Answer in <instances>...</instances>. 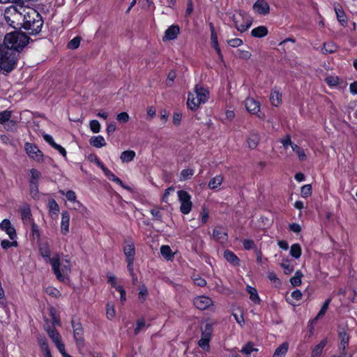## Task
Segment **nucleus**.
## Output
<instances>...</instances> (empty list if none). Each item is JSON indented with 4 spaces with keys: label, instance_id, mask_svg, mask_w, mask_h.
<instances>
[{
    "label": "nucleus",
    "instance_id": "nucleus-1",
    "mask_svg": "<svg viewBox=\"0 0 357 357\" xmlns=\"http://www.w3.org/2000/svg\"><path fill=\"white\" fill-rule=\"evenodd\" d=\"M39 253L45 263H49L59 281H64L68 279L71 272V265L70 260L66 257L61 259L59 253H54L51 257L50 245L47 242L40 243L38 245Z\"/></svg>",
    "mask_w": 357,
    "mask_h": 357
},
{
    "label": "nucleus",
    "instance_id": "nucleus-2",
    "mask_svg": "<svg viewBox=\"0 0 357 357\" xmlns=\"http://www.w3.org/2000/svg\"><path fill=\"white\" fill-rule=\"evenodd\" d=\"M22 11L21 27L29 35L39 33L43 25V20L40 14L36 10L30 7H26Z\"/></svg>",
    "mask_w": 357,
    "mask_h": 357
},
{
    "label": "nucleus",
    "instance_id": "nucleus-3",
    "mask_svg": "<svg viewBox=\"0 0 357 357\" xmlns=\"http://www.w3.org/2000/svg\"><path fill=\"white\" fill-rule=\"evenodd\" d=\"M29 38L22 32L14 31L7 33L5 36L3 45L0 49L9 50L14 57L15 66L16 65L17 58L15 51H19L24 48L29 43Z\"/></svg>",
    "mask_w": 357,
    "mask_h": 357
},
{
    "label": "nucleus",
    "instance_id": "nucleus-4",
    "mask_svg": "<svg viewBox=\"0 0 357 357\" xmlns=\"http://www.w3.org/2000/svg\"><path fill=\"white\" fill-rule=\"evenodd\" d=\"M26 6L22 5H11L4 10L3 17L6 23L14 29L21 27V20L22 17V11Z\"/></svg>",
    "mask_w": 357,
    "mask_h": 357
},
{
    "label": "nucleus",
    "instance_id": "nucleus-5",
    "mask_svg": "<svg viewBox=\"0 0 357 357\" xmlns=\"http://www.w3.org/2000/svg\"><path fill=\"white\" fill-rule=\"evenodd\" d=\"M14 68L15 61L12 52L9 50L0 49V70L9 73Z\"/></svg>",
    "mask_w": 357,
    "mask_h": 357
},
{
    "label": "nucleus",
    "instance_id": "nucleus-6",
    "mask_svg": "<svg viewBox=\"0 0 357 357\" xmlns=\"http://www.w3.org/2000/svg\"><path fill=\"white\" fill-rule=\"evenodd\" d=\"M213 324L207 322L201 326V338L198 342L199 346L205 351L210 348L209 342L212 337Z\"/></svg>",
    "mask_w": 357,
    "mask_h": 357
},
{
    "label": "nucleus",
    "instance_id": "nucleus-7",
    "mask_svg": "<svg viewBox=\"0 0 357 357\" xmlns=\"http://www.w3.org/2000/svg\"><path fill=\"white\" fill-rule=\"evenodd\" d=\"M177 195L178 200L181 202V212L184 215L188 214L192 209V205L190 195L183 190H178Z\"/></svg>",
    "mask_w": 357,
    "mask_h": 357
},
{
    "label": "nucleus",
    "instance_id": "nucleus-8",
    "mask_svg": "<svg viewBox=\"0 0 357 357\" xmlns=\"http://www.w3.org/2000/svg\"><path fill=\"white\" fill-rule=\"evenodd\" d=\"M25 151L28 155L36 162L43 160V154L37 146L31 143L25 144Z\"/></svg>",
    "mask_w": 357,
    "mask_h": 357
},
{
    "label": "nucleus",
    "instance_id": "nucleus-9",
    "mask_svg": "<svg viewBox=\"0 0 357 357\" xmlns=\"http://www.w3.org/2000/svg\"><path fill=\"white\" fill-rule=\"evenodd\" d=\"M233 21L236 29L240 32H244L248 30L252 24L249 19H244L241 14L234 15Z\"/></svg>",
    "mask_w": 357,
    "mask_h": 357
},
{
    "label": "nucleus",
    "instance_id": "nucleus-10",
    "mask_svg": "<svg viewBox=\"0 0 357 357\" xmlns=\"http://www.w3.org/2000/svg\"><path fill=\"white\" fill-rule=\"evenodd\" d=\"M193 304L197 309L204 310L213 305L212 299L206 296H199L194 298Z\"/></svg>",
    "mask_w": 357,
    "mask_h": 357
},
{
    "label": "nucleus",
    "instance_id": "nucleus-11",
    "mask_svg": "<svg viewBox=\"0 0 357 357\" xmlns=\"http://www.w3.org/2000/svg\"><path fill=\"white\" fill-rule=\"evenodd\" d=\"M255 13L259 15H266L270 12V6L265 0H257L252 6Z\"/></svg>",
    "mask_w": 357,
    "mask_h": 357
},
{
    "label": "nucleus",
    "instance_id": "nucleus-12",
    "mask_svg": "<svg viewBox=\"0 0 357 357\" xmlns=\"http://www.w3.org/2000/svg\"><path fill=\"white\" fill-rule=\"evenodd\" d=\"M198 100V103L205 104L209 98V91L207 89L197 84L192 92Z\"/></svg>",
    "mask_w": 357,
    "mask_h": 357
},
{
    "label": "nucleus",
    "instance_id": "nucleus-13",
    "mask_svg": "<svg viewBox=\"0 0 357 357\" xmlns=\"http://www.w3.org/2000/svg\"><path fill=\"white\" fill-rule=\"evenodd\" d=\"M12 112L9 110H5L0 112V123L3 125L5 128L13 130L16 125V121L11 120Z\"/></svg>",
    "mask_w": 357,
    "mask_h": 357
},
{
    "label": "nucleus",
    "instance_id": "nucleus-14",
    "mask_svg": "<svg viewBox=\"0 0 357 357\" xmlns=\"http://www.w3.org/2000/svg\"><path fill=\"white\" fill-rule=\"evenodd\" d=\"M107 282L114 288L120 294V300L121 303H124L126 301V293L124 289L117 284V279L116 276L112 274H108L107 275Z\"/></svg>",
    "mask_w": 357,
    "mask_h": 357
},
{
    "label": "nucleus",
    "instance_id": "nucleus-15",
    "mask_svg": "<svg viewBox=\"0 0 357 357\" xmlns=\"http://www.w3.org/2000/svg\"><path fill=\"white\" fill-rule=\"evenodd\" d=\"M0 229L5 231L11 240H15L17 233L15 227L8 219H3L0 223Z\"/></svg>",
    "mask_w": 357,
    "mask_h": 357
},
{
    "label": "nucleus",
    "instance_id": "nucleus-16",
    "mask_svg": "<svg viewBox=\"0 0 357 357\" xmlns=\"http://www.w3.org/2000/svg\"><path fill=\"white\" fill-rule=\"evenodd\" d=\"M245 107L247 111L252 114H258L260 110L259 102L250 97H248L245 99Z\"/></svg>",
    "mask_w": 357,
    "mask_h": 357
},
{
    "label": "nucleus",
    "instance_id": "nucleus-17",
    "mask_svg": "<svg viewBox=\"0 0 357 357\" xmlns=\"http://www.w3.org/2000/svg\"><path fill=\"white\" fill-rule=\"evenodd\" d=\"M210 29H211V45L215 50L218 56L222 59V54L219 47L218 40V35L215 31L214 26L212 23L210 24Z\"/></svg>",
    "mask_w": 357,
    "mask_h": 357
},
{
    "label": "nucleus",
    "instance_id": "nucleus-18",
    "mask_svg": "<svg viewBox=\"0 0 357 357\" xmlns=\"http://www.w3.org/2000/svg\"><path fill=\"white\" fill-rule=\"evenodd\" d=\"M339 338L340 340V343L339 345V349L342 355H349L346 352V349L349 345V335L346 332H341L339 333Z\"/></svg>",
    "mask_w": 357,
    "mask_h": 357
},
{
    "label": "nucleus",
    "instance_id": "nucleus-19",
    "mask_svg": "<svg viewBox=\"0 0 357 357\" xmlns=\"http://www.w3.org/2000/svg\"><path fill=\"white\" fill-rule=\"evenodd\" d=\"M180 33V28L178 25H172L165 31L164 40H172L176 38Z\"/></svg>",
    "mask_w": 357,
    "mask_h": 357
},
{
    "label": "nucleus",
    "instance_id": "nucleus-20",
    "mask_svg": "<svg viewBox=\"0 0 357 357\" xmlns=\"http://www.w3.org/2000/svg\"><path fill=\"white\" fill-rule=\"evenodd\" d=\"M72 326L73 328L74 337L77 343L83 342V328L79 322L72 321Z\"/></svg>",
    "mask_w": 357,
    "mask_h": 357
},
{
    "label": "nucleus",
    "instance_id": "nucleus-21",
    "mask_svg": "<svg viewBox=\"0 0 357 357\" xmlns=\"http://www.w3.org/2000/svg\"><path fill=\"white\" fill-rule=\"evenodd\" d=\"M123 253L126 259H134L135 255V248L134 243L132 241H126L123 248Z\"/></svg>",
    "mask_w": 357,
    "mask_h": 357
},
{
    "label": "nucleus",
    "instance_id": "nucleus-22",
    "mask_svg": "<svg viewBox=\"0 0 357 357\" xmlns=\"http://www.w3.org/2000/svg\"><path fill=\"white\" fill-rule=\"evenodd\" d=\"M70 226V215L68 212L63 211L61 213V232L63 235H66L69 232Z\"/></svg>",
    "mask_w": 357,
    "mask_h": 357
},
{
    "label": "nucleus",
    "instance_id": "nucleus-23",
    "mask_svg": "<svg viewBox=\"0 0 357 357\" xmlns=\"http://www.w3.org/2000/svg\"><path fill=\"white\" fill-rule=\"evenodd\" d=\"M20 215L24 223L31 222L32 214L29 205L26 204L20 208Z\"/></svg>",
    "mask_w": 357,
    "mask_h": 357
},
{
    "label": "nucleus",
    "instance_id": "nucleus-24",
    "mask_svg": "<svg viewBox=\"0 0 357 357\" xmlns=\"http://www.w3.org/2000/svg\"><path fill=\"white\" fill-rule=\"evenodd\" d=\"M200 105V103H198V100L197 99L195 94L192 92H190L188 93L187 100L188 107L192 111H195L199 108Z\"/></svg>",
    "mask_w": 357,
    "mask_h": 357
},
{
    "label": "nucleus",
    "instance_id": "nucleus-25",
    "mask_svg": "<svg viewBox=\"0 0 357 357\" xmlns=\"http://www.w3.org/2000/svg\"><path fill=\"white\" fill-rule=\"evenodd\" d=\"M105 176L110 180V181H112L114 182H115L116 183L119 184L120 186H121L122 188H123L124 189H126V190H130V188L127 185H126L123 181L119 178L117 177L116 175H114L110 170H109L108 169L107 170H105Z\"/></svg>",
    "mask_w": 357,
    "mask_h": 357
},
{
    "label": "nucleus",
    "instance_id": "nucleus-26",
    "mask_svg": "<svg viewBox=\"0 0 357 357\" xmlns=\"http://www.w3.org/2000/svg\"><path fill=\"white\" fill-rule=\"evenodd\" d=\"M289 349V344L287 342H283L275 349L273 357H284Z\"/></svg>",
    "mask_w": 357,
    "mask_h": 357
},
{
    "label": "nucleus",
    "instance_id": "nucleus-27",
    "mask_svg": "<svg viewBox=\"0 0 357 357\" xmlns=\"http://www.w3.org/2000/svg\"><path fill=\"white\" fill-rule=\"evenodd\" d=\"M90 144L96 148H101L106 145V142L102 135L93 136L90 139Z\"/></svg>",
    "mask_w": 357,
    "mask_h": 357
},
{
    "label": "nucleus",
    "instance_id": "nucleus-28",
    "mask_svg": "<svg viewBox=\"0 0 357 357\" xmlns=\"http://www.w3.org/2000/svg\"><path fill=\"white\" fill-rule=\"evenodd\" d=\"M328 341L327 339H323L318 344H317L312 349V357H319L322 354L324 348L326 347Z\"/></svg>",
    "mask_w": 357,
    "mask_h": 357
},
{
    "label": "nucleus",
    "instance_id": "nucleus-29",
    "mask_svg": "<svg viewBox=\"0 0 357 357\" xmlns=\"http://www.w3.org/2000/svg\"><path fill=\"white\" fill-rule=\"evenodd\" d=\"M224 257L228 262L234 266L239 264V259L233 252L230 250H227L224 252Z\"/></svg>",
    "mask_w": 357,
    "mask_h": 357
},
{
    "label": "nucleus",
    "instance_id": "nucleus-30",
    "mask_svg": "<svg viewBox=\"0 0 357 357\" xmlns=\"http://www.w3.org/2000/svg\"><path fill=\"white\" fill-rule=\"evenodd\" d=\"M246 291L250 294V299L255 303L259 304L261 299L259 296L257 290L250 285L246 287Z\"/></svg>",
    "mask_w": 357,
    "mask_h": 357
},
{
    "label": "nucleus",
    "instance_id": "nucleus-31",
    "mask_svg": "<svg viewBox=\"0 0 357 357\" xmlns=\"http://www.w3.org/2000/svg\"><path fill=\"white\" fill-rule=\"evenodd\" d=\"M268 29L265 26H259L253 29L251 31V34L255 38H262L268 34Z\"/></svg>",
    "mask_w": 357,
    "mask_h": 357
},
{
    "label": "nucleus",
    "instance_id": "nucleus-32",
    "mask_svg": "<svg viewBox=\"0 0 357 357\" xmlns=\"http://www.w3.org/2000/svg\"><path fill=\"white\" fill-rule=\"evenodd\" d=\"M46 331L54 344L61 341V337L60 334L54 327H48L46 328Z\"/></svg>",
    "mask_w": 357,
    "mask_h": 357
},
{
    "label": "nucleus",
    "instance_id": "nucleus-33",
    "mask_svg": "<svg viewBox=\"0 0 357 357\" xmlns=\"http://www.w3.org/2000/svg\"><path fill=\"white\" fill-rule=\"evenodd\" d=\"M135 155H136V154L134 151L128 150V151H124L121 153L120 158L123 162L128 163V162L132 161L134 160Z\"/></svg>",
    "mask_w": 357,
    "mask_h": 357
},
{
    "label": "nucleus",
    "instance_id": "nucleus-34",
    "mask_svg": "<svg viewBox=\"0 0 357 357\" xmlns=\"http://www.w3.org/2000/svg\"><path fill=\"white\" fill-rule=\"evenodd\" d=\"M223 181V177L222 175H217L215 177L212 178L208 184V187L210 189L215 190L220 187Z\"/></svg>",
    "mask_w": 357,
    "mask_h": 357
},
{
    "label": "nucleus",
    "instance_id": "nucleus-35",
    "mask_svg": "<svg viewBox=\"0 0 357 357\" xmlns=\"http://www.w3.org/2000/svg\"><path fill=\"white\" fill-rule=\"evenodd\" d=\"M270 100L273 106H278L282 101V94L278 91L274 90L270 96Z\"/></svg>",
    "mask_w": 357,
    "mask_h": 357
},
{
    "label": "nucleus",
    "instance_id": "nucleus-36",
    "mask_svg": "<svg viewBox=\"0 0 357 357\" xmlns=\"http://www.w3.org/2000/svg\"><path fill=\"white\" fill-rule=\"evenodd\" d=\"M195 174V169L192 168H187L183 169L179 176V181H184L190 179Z\"/></svg>",
    "mask_w": 357,
    "mask_h": 357
},
{
    "label": "nucleus",
    "instance_id": "nucleus-37",
    "mask_svg": "<svg viewBox=\"0 0 357 357\" xmlns=\"http://www.w3.org/2000/svg\"><path fill=\"white\" fill-rule=\"evenodd\" d=\"M160 253L162 256L167 260H170L174 257V253L169 245H162L160 247Z\"/></svg>",
    "mask_w": 357,
    "mask_h": 357
},
{
    "label": "nucleus",
    "instance_id": "nucleus-38",
    "mask_svg": "<svg viewBox=\"0 0 357 357\" xmlns=\"http://www.w3.org/2000/svg\"><path fill=\"white\" fill-rule=\"evenodd\" d=\"M301 252H302V250H301V247L300 244L294 243V244L291 245V246L290 248V255L292 257H294L295 259L300 258V257L301 255Z\"/></svg>",
    "mask_w": 357,
    "mask_h": 357
},
{
    "label": "nucleus",
    "instance_id": "nucleus-39",
    "mask_svg": "<svg viewBox=\"0 0 357 357\" xmlns=\"http://www.w3.org/2000/svg\"><path fill=\"white\" fill-rule=\"evenodd\" d=\"M337 46L333 42H328L324 43L321 52L326 54H331L336 51Z\"/></svg>",
    "mask_w": 357,
    "mask_h": 357
},
{
    "label": "nucleus",
    "instance_id": "nucleus-40",
    "mask_svg": "<svg viewBox=\"0 0 357 357\" xmlns=\"http://www.w3.org/2000/svg\"><path fill=\"white\" fill-rule=\"evenodd\" d=\"M291 149L293 151H294L297 154L298 159L301 161H304L306 160V155L305 150L303 149L300 148L296 144L291 145Z\"/></svg>",
    "mask_w": 357,
    "mask_h": 357
},
{
    "label": "nucleus",
    "instance_id": "nucleus-41",
    "mask_svg": "<svg viewBox=\"0 0 357 357\" xmlns=\"http://www.w3.org/2000/svg\"><path fill=\"white\" fill-rule=\"evenodd\" d=\"M149 294L148 289L144 284H142L139 287L138 299L143 303L146 300Z\"/></svg>",
    "mask_w": 357,
    "mask_h": 357
},
{
    "label": "nucleus",
    "instance_id": "nucleus-42",
    "mask_svg": "<svg viewBox=\"0 0 357 357\" xmlns=\"http://www.w3.org/2000/svg\"><path fill=\"white\" fill-rule=\"evenodd\" d=\"M30 173L29 184H38V181L41 175L40 172L36 169H31Z\"/></svg>",
    "mask_w": 357,
    "mask_h": 357
},
{
    "label": "nucleus",
    "instance_id": "nucleus-43",
    "mask_svg": "<svg viewBox=\"0 0 357 357\" xmlns=\"http://www.w3.org/2000/svg\"><path fill=\"white\" fill-rule=\"evenodd\" d=\"M259 141V137L257 134H252L248 139V144L250 149H254L257 147Z\"/></svg>",
    "mask_w": 357,
    "mask_h": 357
},
{
    "label": "nucleus",
    "instance_id": "nucleus-44",
    "mask_svg": "<svg viewBox=\"0 0 357 357\" xmlns=\"http://www.w3.org/2000/svg\"><path fill=\"white\" fill-rule=\"evenodd\" d=\"M280 266L283 268L284 273L286 275L291 274L294 271V266L291 264L289 259L283 260Z\"/></svg>",
    "mask_w": 357,
    "mask_h": 357
},
{
    "label": "nucleus",
    "instance_id": "nucleus-45",
    "mask_svg": "<svg viewBox=\"0 0 357 357\" xmlns=\"http://www.w3.org/2000/svg\"><path fill=\"white\" fill-rule=\"evenodd\" d=\"M303 276L302 273L300 271H297L294 277L290 280L291 284L294 287H298L301 284V278Z\"/></svg>",
    "mask_w": 357,
    "mask_h": 357
},
{
    "label": "nucleus",
    "instance_id": "nucleus-46",
    "mask_svg": "<svg viewBox=\"0 0 357 357\" xmlns=\"http://www.w3.org/2000/svg\"><path fill=\"white\" fill-rule=\"evenodd\" d=\"M254 351H257V349L254 347V344L252 342H248L242 347L241 352L248 357Z\"/></svg>",
    "mask_w": 357,
    "mask_h": 357
},
{
    "label": "nucleus",
    "instance_id": "nucleus-47",
    "mask_svg": "<svg viewBox=\"0 0 357 357\" xmlns=\"http://www.w3.org/2000/svg\"><path fill=\"white\" fill-rule=\"evenodd\" d=\"M331 302V298L326 300V301L323 304L321 310H319L317 316L315 317L314 321H317L319 318L323 317L326 314Z\"/></svg>",
    "mask_w": 357,
    "mask_h": 357
},
{
    "label": "nucleus",
    "instance_id": "nucleus-48",
    "mask_svg": "<svg viewBox=\"0 0 357 357\" xmlns=\"http://www.w3.org/2000/svg\"><path fill=\"white\" fill-rule=\"evenodd\" d=\"M38 344L44 354L50 352L47 341L45 337H40L38 338Z\"/></svg>",
    "mask_w": 357,
    "mask_h": 357
},
{
    "label": "nucleus",
    "instance_id": "nucleus-49",
    "mask_svg": "<svg viewBox=\"0 0 357 357\" xmlns=\"http://www.w3.org/2000/svg\"><path fill=\"white\" fill-rule=\"evenodd\" d=\"M48 207L50 212L54 214H57L59 211V206L56 202L53 199L49 200Z\"/></svg>",
    "mask_w": 357,
    "mask_h": 357
},
{
    "label": "nucleus",
    "instance_id": "nucleus-50",
    "mask_svg": "<svg viewBox=\"0 0 357 357\" xmlns=\"http://www.w3.org/2000/svg\"><path fill=\"white\" fill-rule=\"evenodd\" d=\"M326 82L329 86L334 87L339 84L340 79L337 76H328L325 79Z\"/></svg>",
    "mask_w": 357,
    "mask_h": 357
},
{
    "label": "nucleus",
    "instance_id": "nucleus-51",
    "mask_svg": "<svg viewBox=\"0 0 357 357\" xmlns=\"http://www.w3.org/2000/svg\"><path fill=\"white\" fill-rule=\"evenodd\" d=\"M106 314L109 319H112L116 315L114 306L112 303H107L106 306Z\"/></svg>",
    "mask_w": 357,
    "mask_h": 357
},
{
    "label": "nucleus",
    "instance_id": "nucleus-52",
    "mask_svg": "<svg viewBox=\"0 0 357 357\" xmlns=\"http://www.w3.org/2000/svg\"><path fill=\"white\" fill-rule=\"evenodd\" d=\"M301 196L307 198L312 195V186L310 184L303 185L301 190Z\"/></svg>",
    "mask_w": 357,
    "mask_h": 357
},
{
    "label": "nucleus",
    "instance_id": "nucleus-53",
    "mask_svg": "<svg viewBox=\"0 0 357 357\" xmlns=\"http://www.w3.org/2000/svg\"><path fill=\"white\" fill-rule=\"evenodd\" d=\"M150 213L153 216V219L154 220H157L159 222H162V213L160 211V209L158 208H153L150 210Z\"/></svg>",
    "mask_w": 357,
    "mask_h": 357
},
{
    "label": "nucleus",
    "instance_id": "nucleus-54",
    "mask_svg": "<svg viewBox=\"0 0 357 357\" xmlns=\"http://www.w3.org/2000/svg\"><path fill=\"white\" fill-rule=\"evenodd\" d=\"M13 241H10L7 239H4L1 242V246L3 249L7 250L10 247H17V242L15 240H12Z\"/></svg>",
    "mask_w": 357,
    "mask_h": 357
},
{
    "label": "nucleus",
    "instance_id": "nucleus-55",
    "mask_svg": "<svg viewBox=\"0 0 357 357\" xmlns=\"http://www.w3.org/2000/svg\"><path fill=\"white\" fill-rule=\"evenodd\" d=\"M29 186L31 197L35 199H38L39 198L38 184H29Z\"/></svg>",
    "mask_w": 357,
    "mask_h": 357
},
{
    "label": "nucleus",
    "instance_id": "nucleus-56",
    "mask_svg": "<svg viewBox=\"0 0 357 357\" xmlns=\"http://www.w3.org/2000/svg\"><path fill=\"white\" fill-rule=\"evenodd\" d=\"M81 39L79 36L73 38L68 44V47L71 50L77 49L80 44Z\"/></svg>",
    "mask_w": 357,
    "mask_h": 357
},
{
    "label": "nucleus",
    "instance_id": "nucleus-57",
    "mask_svg": "<svg viewBox=\"0 0 357 357\" xmlns=\"http://www.w3.org/2000/svg\"><path fill=\"white\" fill-rule=\"evenodd\" d=\"M89 126L93 133H98L100 130V124L97 120H91L89 123Z\"/></svg>",
    "mask_w": 357,
    "mask_h": 357
},
{
    "label": "nucleus",
    "instance_id": "nucleus-58",
    "mask_svg": "<svg viewBox=\"0 0 357 357\" xmlns=\"http://www.w3.org/2000/svg\"><path fill=\"white\" fill-rule=\"evenodd\" d=\"M227 44L232 47H238L243 44V40L240 38H235L228 40Z\"/></svg>",
    "mask_w": 357,
    "mask_h": 357
},
{
    "label": "nucleus",
    "instance_id": "nucleus-59",
    "mask_svg": "<svg viewBox=\"0 0 357 357\" xmlns=\"http://www.w3.org/2000/svg\"><path fill=\"white\" fill-rule=\"evenodd\" d=\"M243 245L245 250H250L255 248L254 241L251 239H245L243 241Z\"/></svg>",
    "mask_w": 357,
    "mask_h": 357
},
{
    "label": "nucleus",
    "instance_id": "nucleus-60",
    "mask_svg": "<svg viewBox=\"0 0 357 357\" xmlns=\"http://www.w3.org/2000/svg\"><path fill=\"white\" fill-rule=\"evenodd\" d=\"M66 197L68 199V201L73 203L74 202H76L77 196L75 192L73 190H68L66 194Z\"/></svg>",
    "mask_w": 357,
    "mask_h": 357
},
{
    "label": "nucleus",
    "instance_id": "nucleus-61",
    "mask_svg": "<svg viewBox=\"0 0 357 357\" xmlns=\"http://www.w3.org/2000/svg\"><path fill=\"white\" fill-rule=\"evenodd\" d=\"M268 278L275 284H281L280 279L277 277L276 274L273 271H270L268 273Z\"/></svg>",
    "mask_w": 357,
    "mask_h": 357
},
{
    "label": "nucleus",
    "instance_id": "nucleus-62",
    "mask_svg": "<svg viewBox=\"0 0 357 357\" xmlns=\"http://www.w3.org/2000/svg\"><path fill=\"white\" fill-rule=\"evenodd\" d=\"M116 119L119 122L126 123L129 120V115L127 112H121L117 114Z\"/></svg>",
    "mask_w": 357,
    "mask_h": 357
},
{
    "label": "nucleus",
    "instance_id": "nucleus-63",
    "mask_svg": "<svg viewBox=\"0 0 357 357\" xmlns=\"http://www.w3.org/2000/svg\"><path fill=\"white\" fill-rule=\"evenodd\" d=\"M208 219V212L206 208H203L200 213V222L202 225L206 223Z\"/></svg>",
    "mask_w": 357,
    "mask_h": 357
},
{
    "label": "nucleus",
    "instance_id": "nucleus-64",
    "mask_svg": "<svg viewBox=\"0 0 357 357\" xmlns=\"http://www.w3.org/2000/svg\"><path fill=\"white\" fill-rule=\"evenodd\" d=\"M43 139L44 140L48 143L52 147L54 148L56 146V145L57 144L53 137L49 135V134H45L43 135Z\"/></svg>",
    "mask_w": 357,
    "mask_h": 357
}]
</instances>
